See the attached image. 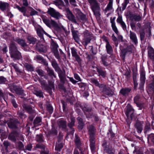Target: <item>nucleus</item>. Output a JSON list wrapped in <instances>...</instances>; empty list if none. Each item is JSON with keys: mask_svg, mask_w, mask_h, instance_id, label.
<instances>
[{"mask_svg": "<svg viewBox=\"0 0 154 154\" xmlns=\"http://www.w3.org/2000/svg\"><path fill=\"white\" fill-rule=\"evenodd\" d=\"M75 141L76 146L80 151L81 154H84L83 149L80 147L81 143L79 137L76 134L75 136Z\"/></svg>", "mask_w": 154, "mask_h": 154, "instance_id": "obj_13", "label": "nucleus"}, {"mask_svg": "<svg viewBox=\"0 0 154 154\" xmlns=\"http://www.w3.org/2000/svg\"><path fill=\"white\" fill-rule=\"evenodd\" d=\"M102 88H103L102 92L106 95L111 96L113 94L112 91L110 89L107 88L106 85H105V86Z\"/></svg>", "mask_w": 154, "mask_h": 154, "instance_id": "obj_24", "label": "nucleus"}, {"mask_svg": "<svg viewBox=\"0 0 154 154\" xmlns=\"http://www.w3.org/2000/svg\"><path fill=\"white\" fill-rule=\"evenodd\" d=\"M49 14L51 17L57 20L60 18L61 16V14L59 12L57 11L52 8H49Z\"/></svg>", "mask_w": 154, "mask_h": 154, "instance_id": "obj_7", "label": "nucleus"}, {"mask_svg": "<svg viewBox=\"0 0 154 154\" xmlns=\"http://www.w3.org/2000/svg\"><path fill=\"white\" fill-rule=\"evenodd\" d=\"M24 66L26 68V69L29 71H32L33 70V68L32 66L27 63H25L24 64Z\"/></svg>", "mask_w": 154, "mask_h": 154, "instance_id": "obj_50", "label": "nucleus"}, {"mask_svg": "<svg viewBox=\"0 0 154 154\" xmlns=\"http://www.w3.org/2000/svg\"><path fill=\"white\" fill-rule=\"evenodd\" d=\"M40 83L42 85V88L45 90L47 91L48 89V87L45 81L44 80L41 81Z\"/></svg>", "mask_w": 154, "mask_h": 154, "instance_id": "obj_47", "label": "nucleus"}, {"mask_svg": "<svg viewBox=\"0 0 154 154\" xmlns=\"http://www.w3.org/2000/svg\"><path fill=\"white\" fill-rule=\"evenodd\" d=\"M71 50L72 56L73 57H74L75 56L78 55L77 54V50L74 48H71Z\"/></svg>", "mask_w": 154, "mask_h": 154, "instance_id": "obj_57", "label": "nucleus"}, {"mask_svg": "<svg viewBox=\"0 0 154 154\" xmlns=\"http://www.w3.org/2000/svg\"><path fill=\"white\" fill-rule=\"evenodd\" d=\"M42 119L40 117H37L34 120L33 124L36 127L42 124Z\"/></svg>", "mask_w": 154, "mask_h": 154, "instance_id": "obj_34", "label": "nucleus"}, {"mask_svg": "<svg viewBox=\"0 0 154 154\" xmlns=\"http://www.w3.org/2000/svg\"><path fill=\"white\" fill-rule=\"evenodd\" d=\"M97 70L99 75H101L103 77L106 76V71L103 70L102 69L100 68H97Z\"/></svg>", "mask_w": 154, "mask_h": 154, "instance_id": "obj_36", "label": "nucleus"}, {"mask_svg": "<svg viewBox=\"0 0 154 154\" xmlns=\"http://www.w3.org/2000/svg\"><path fill=\"white\" fill-rule=\"evenodd\" d=\"M67 17L69 20L71 21L72 22L78 24V23H77L75 19V16L70 11H69L68 12Z\"/></svg>", "mask_w": 154, "mask_h": 154, "instance_id": "obj_23", "label": "nucleus"}, {"mask_svg": "<svg viewBox=\"0 0 154 154\" xmlns=\"http://www.w3.org/2000/svg\"><path fill=\"white\" fill-rule=\"evenodd\" d=\"M50 89L51 90L52 89H54V82L52 81L49 82V93L50 94H51V91H50Z\"/></svg>", "mask_w": 154, "mask_h": 154, "instance_id": "obj_52", "label": "nucleus"}, {"mask_svg": "<svg viewBox=\"0 0 154 154\" xmlns=\"http://www.w3.org/2000/svg\"><path fill=\"white\" fill-rule=\"evenodd\" d=\"M101 61L103 64L105 66H107L109 65V63L107 62V57L104 56H102L101 57Z\"/></svg>", "mask_w": 154, "mask_h": 154, "instance_id": "obj_40", "label": "nucleus"}, {"mask_svg": "<svg viewBox=\"0 0 154 154\" xmlns=\"http://www.w3.org/2000/svg\"><path fill=\"white\" fill-rule=\"evenodd\" d=\"M140 76L141 83L140 85L143 86L145 83L146 79L145 72L143 71H141L140 73Z\"/></svg>", "mask_w": 154, "mask_h": 154, "instance_id": "obj_26", "label": "nucleus"}, {"mask_svg": "<svg viewBox=\"0 0 154 154\" xmlns=\"http://www.w3.org/2000/svg\"><path fill=\"white\" fill-rule=\"evenodd\" d=\"M71 122L68 124V126L70 128H71L74 125L75 122V118L71 116L70 118Z\"/></svg>", "mask_w": 154, "mask_h": 154, "instance_id": "obj_49", "label": "nucleus"}, {"mask_svg": "<svg viewBox=\"0 0 154 154\" xmlns=\"http://www.w3.org/2000/svg\"><path fill=\"white\" fill-rule=\"evenodd\" d=\"M42 18L44 22L48 26V20L46 18V17L45 16H42Z\"/></svg>", "mask_w": 154, "mask_h": 154, "instance_id": "obj_62", "label": "nucleus"}, {"mask_svg": "<svg viewBox=\"0 0 154 154\" xmlns=\"http://www.w3.org/2000/svg\"><path fill=\"white\" fill-rule=\"evenodd\" d=\"M52 26L57 29H63L64 28L63 26H60L54 20H51L49 23V27H51Z\"/></svg>", "mask_w": 154, "mask_h": 154, "instance_id": "obj_14", "label": "nucleus"}, {"mask_svg": "<svg viewBox=\"0 0 154 154\" xmlns=\"http://www.w3.org/2000/svg\"><path fill=\"white\" fill-rule=\"evenodd\" d=\"M134 112V110L131 106L128 105L127 106L125 114L128 119H130L132 120L135 119Z\"/></svg>", "mask_w": 154, "mask_h": 154, "instance_id": "obj_5", "label": "nucleus"}, {"mask_svg": "<svg viewBox=\"0 0 154 154\" xmlns=\"http://www.w3.org/2000/svg\"><path fill=\"white\" fill-rule=\"evenodd\" d=\"M130 37L132 42L135 44L137 43V40L136 34L134 32L130 31Z\"/></svg>", "mask_w": 154, "mask_h": 154, "instance_id": "obj_25", "label": "nucleus"}, {"mask_svg": "<svg viewBox=\"0 0 154 154\" xmlns=\"http://www.w3.org/2000/svg\"><path fill=\"white\" fill-rule=\"evenodd\" d=\"M51 47L52 51L57 49V48L58 47V45L56 43H55V42L53 40V39L51 40Z\"/></svg>", "mask_w": 154, "mask_h": 154, "instance_id": "obj_42", "label": "nucleus"}, {"mask_svg": "<svg viewBox=\"0 0 154 154\" xmlns=\"http://www.w3.org/2000/svg\"><path fill=\"white\" fill-rule=\"evenodd\" d=\"M116 21L118 23L120 24L123 30H126V26L124 22L123 21L122 16L119 15Z\"/></svg>", "mask_w": 154, "mask_h": 154, "instance_id": "obj_21", "label": "nucleus"}, {"mask_svg": "<svg viewBox=\"0 0 154 154\" xmlns=\"http://www.w3.org/2000/svg\"><path fill=\"white\" fill-rule=\"evenodd\" d=\"M107 142L104 141L102 144V146L104 148V150L108 153V154H114V151L111 147H110L108 145Z\"/></svg>", "mask_w": 154, "mask_h": 154, "instance_id": "obj_8", "label": "nucleus"}, {"mask_svg": "<svg viewBox=\"0 0 154 154\" xmlns=\"http://www.w3.org/2000/svg\"><path fill=\"white\" fill-rule=\"evenodd\" d=\"M148 140H150L154 143V134L151 133L147 137Z\"/></svg>", "mask_w": 154, "mask_h": 154, "instance_id": "obj_59", "label": "nucleus"}, {"mask_svg": "<svg viewBox=\"0 0 154 154\" xmlns=\"http://www.w3.org/2000/svg\"><path fill=\"white\" fill-rule=\"evenodd\" d=\"M140 99V96L137 95L134 97V103L136 104L137 106L139 107L140 109H141L144 107V104L139 103Z\"/></svg>", "mask_w": 154, "mask_h": 154, "instance_id": "obj_20", "label": "nucleus"}, {"mask_svg": "<svg viewBox=\"0 0 154 154\" xmlns=\"http://www.w3.org/2000/svg\"><path fill=\"white\" fill-rule=\"evenodd\" d=\"M15 92L19 95H24L23 90L18 87Z\"/></svg>", "mask_w": 154, "mask_h": 154, "instance_id": "obj_45", "label": "nucleus"}, {"mask_svg": "<svg viewBox=\"0 0 154 154\" xmlns=\"http://www.w3.org/2000/svg\"><path fill=\"white\" fill-rule=\"evenodd\" d=\"M82 110L84 111L85 115L87 118H90L92 115L91 112V109L88 107L84 106L83 107Z\"/></svg>", "mask_w": 154, "mask_h": 154, "instance_id": "obj_19", "label": "nucleus"}, {"mask_svg": "<svg viewBox=\"0 0 154 154\" xmlns=\"http://www.w3.org/2000/svg\"><path fill=\"white\" fill-rule=\"evenodd\" d=\"M89 135L90 146L91 150L94 152L95 149V139L96 136V129L93 125H89L87 128Z\"/></svg>", "mask_w": 154, "mask_h": 154, "instance_id": "obj_1", "label": "nucleus"}, {"mask_svg": "<svg viewBox=\"0 0 154 154\" xmlns=\"http://www.w3.org/2000/svg\"><path fill=\"white\" fill-rule=\"evenodd\" d=\"M60 83L64 84L66 80V72L64 69L63 71L61 69L57 71Z\"/></svg>", "mask_w": 154, "mask_h": 154, "instance_id": "obj_6", "label": "nucleus"}, {"mask_svg": "<svg viewBox=\"0 0 154 154\" xmlns=\"http://www.w3.org/2000/svg\"><path fill=\"white\" fill-rule=\"evenodd\" d=\"M19 123V122L17 119H14L11 121L8 124V125L9 128L12 129H15L17 127V124Z\"/></svg>", "mask_w": 154, "mask_h": 154, "instance_id": "obj_17", "label": "nucleus"}, {"mask_svg": "<svg viewBox=\"0 0 154 154\" xmlns=\"http://www.w3.org/2000/svg\"><path fill=\"white\" fill-rule=\"evenodd\" d=\"M36 30L38 36L40 38V41L45 42V40L43 36V33H44L46 35H48L47 33L45 32L41 27H38L37 28Z\"/></svg>", "mask_w": 154, "mask_h": 154, "instance_id": "obj_10", "label": "nucleus"}, {"mask_svg": "<svg viewBox=\"0 0 154 154\" xmlns=\"http://www.w3.org/2000/svg\"><path fill=\"white\" fill-rule=\"evenodd\" d=\"M36 49L40 52H45L47 51L46 47L44 45L41 44L39 42L36 45Z\"/></svg>", "mask_w": 154, "mask_h": 154, "instance_id": "obj_11", "label": "nucleus"}, {"mask_svg": "<svg viewBox=\"0 0 154 154\" xmlns=\"http://www.w3.org/2000/svg\"><path fill=\"white\" fill-rule=\"evenodd\" d=\"M63 147V144L61 143H57L55 146V150L57 151H60Z\"/></svg>", "mask_w": 154, "mask_h": 154, "instance_id": "obj_53", "label": "nucleus"}, {"mask_svg": "<svg viewBox=\"0 0 154 154\" xmlns=\"http://www.w3.org/2000/svg\"><path fill=\"white\" fill-rule=\"evenodd\" d=\"M32 148V145L31 143L28 144L25 147V149H24V151L26 152V150H28L29 151L31 150Z\"/></svg>", "mask_w": 154, "mask_h": 154, "instance_id": "obj_51", "label": "nucleus"}, {"mask_svg": "<svg viewBox=\"0 0 154 154\" xmlns=\"http://www.w3.org/2000/svg\"><path fill=\"white\" fill-rule=\"evenodd\" d=\"M135 48L133 45H128L126 49H123L122 51V55L125 56L126 53L128 52L130 53H132L134 51Z\"/></svg>", "mask_w": 154, "mask_h": 154, "instance_id": "obj_12", "label": "nucleus"}, {"mask_svg": "<svg viewBox=\"0 0 154 154\" xmlns=\"http://www.w3.org/2000/svg\"><path fill=\"white\" fill-rule=\"evenodd\" d=\"M18 87L14 84L11 85L9 86L10 90L13 93L15 92Z\"/></svg>", "mask_w": 154, "mask_h": 154, "instance_id": "obj_46", "label": "nucleus"}, {"mask_svg": "<svg viewBox=\"0 0 154 154\" xmlns=\"http://www.w3.org/2000/svg\"><path fill=\"white\" fill-rule=\"evenodd\" d=\"M84 38L82 40V43L85 47L90 42L91 35L89 31L86 30L83 32Z\"/></svg>", "mask_w": 154, "mask_h": 154, "instance_id": "obj_4", "label": "nucleus"}, {"mask_svg": "<svg viewBox=\"0 0 154 154\" xmlns=\"http://www.w3.org/2000/svg\"><path fill=\"white\" fill-rule=\"evenodd\" d=\"M51 62L52 66L54 68L55 70L56 71H57L60 69V68L58 66V64L55 60H53L51 61Z\"/></svg>", "mask_w": 154, "mask_h": 154, "instance_id": "obj_35", "label": "nucleus"}, {"mask_svg": "<svg viewBox=\"0 0 154 154\" xmlns=\"http://www.w3.org/2000/svg\"><path fill=\"white\" fill-rule=\"evenodd\" d=\"M111 26L113 31L117 35H118L119 32L116 25L115 23L111 24Z\"/></svg>", "mask_w": 154, "mask_h": 154, "instance_id": "obj_55", "label": "nucleus"}, {"mask_svg": "<svg viewBox=\"0 0 154 154\" xmlns=\"http://www.w3.org/2000/svg\"><path fill=\"white\" fill-rule=\"evenodd\" d=\"M130 20L139 22L142 20V18L141 15L138 14H130L129 15Z\"/></svg>", "mask_w": 154, "mask_h": 154, "instance_id": "obj_9", "label": "nucleus"}, {"mask_svg": "<svg viewBox=\"0 0 154 154\" xmlns=\"http://www.w3.org/2000/svg\"><path fill=\"white\" fill-rule=\"evenodd\" d=\"M16 147L18 149L23 150L24 151V145L21 141H19L17 143Z\"/></svg>", "mask_w": 154, "mask_h": 154, "instance_id": "obj_43", "label": "nucleus"}, {"mask_svg": "<svg viewBox=\"0 0 154 154\" xmlns=\"http://www.w3.org/2000/svg\"><path fill=\"white\" fill-rule=\"evenodd\" d=\"M27 39L30 44H35L37 41V39L35 38L30 35L27 36Z\"/></svg>", "mask_w": 154, "mask_h": 154, "instance_id": "obj_32", "label": "nucleus"}, {"mask_svg": "<svg viewBox=\"0 0 154 154\" xmlns=\"http://www.w3.org/2000/svg\"><path fill=\"white\" fill-rule=\"evenodd\" d=\"M92 83L94 84L96 86H98L100 88H102L105 86V85L103 84H100L97 79L94 78L91 79Z\"/></svg>", "mask_w": 154, "mask_h": 154, "instance_id": "obj_29", "label": "nucleus"}, {"mask_svg": "<svg viewBox=\"0 0 154 154\" xmlns=\"http://www.w3.org/2000/svg\"><path fill=\"white\" fill-rule=\"evenodd\" d=\"M151 130L150 124L148 121L146 122V124L144 129V132L145 133L150 131Z\"/></svg>", "mask_w": 154, "mask_h": 154, "instance_id": "obj_37", "label": "nucleus"}, {"mask_svg": "<svg viewBox=\"0 0 154 154\" xmlns=\"http://www.w3.org/2000/svg\"><path fill=\"white\" fill-rule=\"evenodd\" d=\"M36 140L37 141L39 142H41L43 141L42 135L40 134L39 135H37L36 137Z\"/></svg>", "mask_w": 154, "mask_h": 154, "instance_id": "obj_56", "label": "nucleus"}, {"mask_svg": "<svg viewBox=\"0 0 154 154\" xmlns=\"http://www.w3.org/2000/svg\"><path fill=\"white\" fill-rule=\"evenodd\" d=\"M73 37L74 40L78 43L79 40V38L78 35V32L76 30L72 31Z\"/></svg>", "mask_w": 154, "mask_h": 154, "instance_id": "obj_30", "label": "nucleus"}, {"mask_svg": "<svg viewBox=\"0 0 154 154\" xmlns=\"http://www.w3.org/2000/svg\"><path fill=\"white\" fill-rule=\"evenodd\" d=\"M90 4L91 8L94 14L96 16L100 14L99 12L100 10V4L97 0H88Z\"/></svg>", "mask_w": 154, "mask_h": 154, "instance_id": "obj_3", "label": "nucleus"}, {"mask_svg": "<svg viewBox=\"0 0 154 154\" xmlns=\"http://www.w3.org/2000/svg\"><path fill=\"white\" fill-rule=\"evenodd\" d=\"M23 107L25 110L30 114L34 112V110L30 106L23 104Z\"/></svg>", "mask_w": 154, "mask_h": 154, "instance_id": "obj_27", "label": "nucleus"}, {"mask_svg": "<svg viewBox=\"0 0 154 154\" xmlns=\"http://www.w3.org/2000/svg\"><path fill=\"white\" fill-rule=\"evenodd\" d=\"M129 2V0H124V3L122 4V10H124L125 9L127 4Z\"/></svg>", "mask_w": 154, "mask_h": 154, "instance_id": "obj_58", "label": "nucleus"}, {"mask_svg": "<svg viewBox=\"0 0 154 154\" xmlns=\"http://www.w3.org/2000/svg\"><path fill=\"white\" fill-rule=\"evenodd\" d=\"M148 56L154 64V49L151 46L148 47Z\"/></svg>", "mask_w": 154, "mask_h": 154, "instance_id": "obj_16", "label": "nucleus"}, {"mask_svg": "<svg viewBox=\"0 0 154 154\" xmlns=\"http://www.w3.org/2000/svg\"><path fill=\"white\" fill-rule=\"evenodd\" d=\"M15 41L23 47H25L27 45L26 43L25 42V41L23 39L18 38L16 39Z\"/></svg>", "mask_w": 154, "mask_h": 154, "instance_id": "obj_33", "label": "nucleus"}, {"mask_svg": "<svg viewBox=\"0 0 154 154\" xmlns=\"http://www.w3.org/2000/svg\"><path fill=\"white\" fill-rule=\"evenodd\" d=\"M151 83L148 85V89L153 92L154 90V76H152L151 78Z\"/></svg>", "mask_w": 154, "mask_h": 154, "instance_id": "obj_31", "label": "nucleus"}, {"mask_svg": "<svg viewBox=\"0 0 154 154\" xmlns=\"http://www.w3.org/2000/svg\"><path fill=\"white\" fill-rule=\"evenodd\" d=\"M35 58L41 61L46 66L48 65V63L40 55H37L35 57Z\"/></svg>", "mask_w": 154, "mask_h": 154, "instance_id": "obj_41", "label": "nucleus"}, {"mask_svg": "<svg viewBox=\"0 0 154 154\" xmlns=\"http://www.w3.org/2000/svg\"><path fill=\"white\" fill-rule=\"evenodd\" d=\"M19 134L16 132H13L11 133L8 136V139L13 142H15L16 141Z\"/></svg>", "mask_w": 154, "mask_h": 154, "instance_id": "obj_15", "label": "nucleus"}, {"mask_svg": "<svg viewBox=\"0 0 154 154\" xmlns=\"http://www.w3.org/2000/svg\"><path fill=\"white\" fill-rule=\"evenodd\" d=\"M106 48L108 54H110L113 51L112 48L109 43L106 44Z\"/></svg>", "mask_w": 154, "mask_h": 154, "instance_id": "obj_39", "label": "nucleus"}, {"mask_svg": "<svg viewBox=\"0 0 154 154\" xmlns=\"http://www.w3.org/2000/svg\"><path fill=\"white\" fill-rule=\"evenodd\" d=\"M3 145L5 147L6 150H7L8 146H10V143L7 141H5L3 143Z\"/></svg>", "mask_w": 154, "mask_h": 154, "instance_id": "obj_63", "label": "nucleus"}, {"mask_svg": "<svg viewBox=\"0 0 154 154\" xmlns=\"http://www.w3.org/2000/svg\"><path fill=\"white\" fill-rule=\"evenodd\" d=\"M58 125L60 128L64 129L66 127V123L65 121L61 120L58 122Z\"/></svg>", "mask_w": 154, "mask_h": 154, "instance_id": "obj_44", "label": "nucleus"}, {"mask_svg": "<svg viewBox=\"0 0 154 154\" xmlns=\"http://www.w3.org/2000/svg\"><path fill=\"white\" fill-rule=\"evenodd\" d=\"M11 57L14 59L19 60L22 57L20 53L18 50L16 44L11 42L9 46Z\"/></svg>", "mask_w": 154, "mask_h": 154, "instance_id": "obj_2", "label": "nucleus"}, {"mask_svg": "<svg viewBox=\"0 0 154 154\" xmlns=\"http://www.w3.org/2000/svg\"><path fill=\"white\" fill-rule=\"evenodd\" d=\"M135 127L137 128L138 133H140L143 130L142 124L140 122H137L135 125Z\"/></svg>", "mask_w": 154, "mask_h": 154, "instance_id": "obj_28", "label": "nucleus"}, {"mask_svg": "<svg viewBox=\"0 0 154 154\" xmlns=\"http://www.w3.org/2000/svg\"><path fill=\"white\" fill-rule=\"evenodd\" d=\"M7 80L3 76L0 77V84H2L5 83Z\"/></svg>", "mask_w": 154, "mask_h": 154, "instance_id": "obj_64", "label": "nucleus"}, {"mask_svg": "<svg viewBox=\"0 0 154 154\" xmlns=\"http://www.w3.org/2000/svg\"><path fill=\"white\" fill-rule=\"evenodd\" d=\"M10 7L9 4L7 2L0 1V9L2 11L8 10Z\"/></svg>", "mask_w": 154, "mask_h": 154, "instance_id": "obj_18", "label": "nucleus"}, {"mask_svg": "<svg viewBox=\"0 0 154 154\" xmlns=\"http://www.w3.org/2000/svg\"><path fill=\"white\" fill-rule=\"evenodd\" d=\"M140 40L141 41L143 40L145 37V33L143 30H141L140 32Z\"/></svg>", "mask_w": 154, "mask_h": 154, "instance_id": "obj_60", "label": "nucleus"}, {"mask_svg": "<svg viewBox=\"0 0 154 154\" xmlns=\"http://www.w3.org/2000/svg\"><path fill=\"white\" fill-rule=\"evenodd\" d=\"M54 53L55 57L58 59H60V57L58 51V49L54 50L52 51Z\"/></svg>", "mask_w": 154, "mask_h": 154, "instance_id": "obj_54", "label": "nucleus"}, {"mask_svg": "<svg viewBox=\"0 0 154 154\" xmlns=\"http://www.w3.org/2000/svg\"><path fill=\"white\" fill-rule=\"evenodd\" d=\"M15 6L16 7H15V8L18 9L22 13L26 12V8L24 6H22L20 7L19 6L17 5H15Z\"/></svg>", "mask_w": 154, "mask_h": 154, "instance_id": "obj_48", "label": "nucleus"}, {"mask_svg": "<svg viewBox=\"0 0 154 154\" xmlns=\"http://www.w3.org/2000/svg\"><path fill=\"white\" fill-rule=\"evenodd\" d=\"M131 90V88H122L120 90V93L123 96H128Z\"/></svg>", "mask_w": 154, "mask_h": 154, "instance_id": "obj_22", "label": "nucleus"}, {"mask_svg": "<svg viewBox=\"0 0 154 154\" xmlns=\"http://www.w3.org/2000/svg\"><path fill=\"white\" fill-rule=\"evenodd\" d=\"M80 18L82 21H85L87 20V18L86 16L82 14H81L79 15Z\"/></svg>", "mask_w": 154, "mask_h": 154, "instance_id": "obj_61", "label": "nucleus"}, {"mask_svg": "<svg viewBox=\"0 0 154 154\" xmlns=\"http://www.w3.org/2000/svg\"><path fill=\"white\" fill-rule=\"evenodd\" d=\"M109 2L106 7L105 9V11H107L112 9L113 0H109Z\"/></svg>", "mask_w": 154, "mask_h": 154, "instance_id": "obj_38", "label": "nucleus"}]
</instances>
